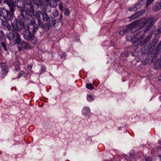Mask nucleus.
Instances as JSON below:
<instances>
[{
    "label": "nucleus",
    "mask_w": 161,
    "mask_h": 161,
    "mask_svg": "<svg viewBox=\"0 0 161 161\" xmlns=\"http://www.w3.org/2000/svg\"><path fill=\"white\" fill-rule=\"evenodd\" d=\"M34 10H33V11ZM39 13L36 11L32 14L39 24L40 27L45 31H48L51 27L55 26L56 24V19L51 15L49 16L45 11H41Z\"/></svg>",
    "instance_id": "1"
},
{
    "label": "nucleus",
    "mask_w": 161,
    "mask_h": 161,
    "mask_svg": "<svg viewBox=\"0 0 161 161\" xmlns=\"http://www.w3.org/2000/svg\"><path fill=\"white\" fill-rule=\"evenodd\" d=\"M26 8L25 15H23L21 13L19 15V21L16 19H15L13 22L11 23V25L13 28L12 30L17 32L19 31L22 30L23 23L25 21H29L30 17L33 14L34 7L31 2L26 3Z\"/></svg>",
    "instance_id": "2"
},
{
    "label": "nucleus",
    "mask_w": 161,
    "mask_h": 161,
    "mask_svg": "<svg viewBox=\"0 0 161 161\" xmlns=\"http://www.w3.org/2000/svg\"><path fill=\"white\" fill-rule=\"evenodd\" d=\"M29 2H31L32 4L33 5L32 1H29L26 3V4L25 2L22 0H16L13 3V6L11 7L14 10H15V6H16L19 9V15H20L21 13L23 15H25L24 12H25L26 13V10L27 9L26 8V3Z\"/></svg>",
    "instance_id": "3"
},
{
    "label": "nucleus",
    "mask_w": 161,
    "mask_h": 161,
    "mask_svg": "<svg viewBox=\"0 0 161 161\" xmlns=\"http://www.w3.org/2000/svg\"><path fill=\"white\" fill-rule=\"evenodd\" d=\"M6 36L10 41L14 40L16 44H19V43H20L21 39L20 36L16 31L13 30L11 31H9L7 32Z\"/></svg>",
    "instance_id": "4"
},
{
    "label": "nucleus",
    "mask_w": 161,
    "mask_h": 161,
    "mask_svg": "<svg viewBox=\"0 0 161 161\" xmlns=\"http://www.w3.org/2000/svg\"><path fill=\"white\" fill-rule=\"evenodd\" d=\"M9 11L6 10L3 8H0V16L3 17L4 19L8 20L12 19L13 17L14 9L12 8H9Z\"/></svg>",
    "instance_id": "5"
},
{
    "label": "nucleus",
    "mask_w": 161,
    "mask_h": 161,
    "mask_svg": "<svg viewBox=\"0 0 161 161\" xmlns=\"http://www.w3.org/2000/svg\"><path fill=\"white\" fill-rule=\"evenodd\" d=\"M128 39L130 40V41H131L135 43H137L136 46L137 47L140 45L141 46H142V36L140 37L138 34H136L132 37H131L130 39Z\"/></svg>",
    "instance_id": "6"
},
{
    "label": "nucleus",
    "mask_w": 161,
    "mask_h": 161,
    "mask_svg": "<svg viewBox=\"0 0 161 161\" xmlns=\"http://www.w3.org/2000/svg\"><path fill=\"white\" fill-rule=\"evenodd\" d=\"M157 20V18H154L153 17H150L147 18L146 19L140 20L141 21L140 24L143 26L146 25L147 24H151L153 25L155 23Z\"/></svg>",
    "instance_id": "7"
},
{
    "label": "nucleus",
    "mask_w": 161,
    "mask_h": 161,
    "mask_svg": "<svg viewBox=\"0 0 161 161\" xmlns=\"http://www.w3.org/2000/svg\"><path fill=\"white\" fill-rule=\"evenodd\" d=\"M34 34H32L29 31H25L22 34L24 39L28 41H31L34 39Z\"/></svg>",
    "instance_id": "8"
},
{
    "label": "nucleus",
    "mask_w": 161,
    "mask_h": 161,
    "mask_svg": "<svg viewBox=\"0 0 161 161\" xmlns=\"http://www.w3.org/2000/svg\"><path fill=\"white\" fill-rule=\"evenodd\" d=\"M1 76L2 78H4L8 72V66L6 64L3 63L1 64Z\"/></svg>",
    "instance_id": "9"
},
{
    "label": "nucleus",
    "mask_w": 161,
    "mask_h": 161,
    "mask_svg": "<svg viewBox=\"0 0 161 161\" xmlns=\"http://www.w3.org/2000/svg\"><path fill=\"white\" fill-rule=\"evenodd\" d=\"M141 21L140 20H137L132 23L128 25L127 27L129 29L130 31L133 33L135 32L136 30V27L138 26L139 24H140Z\"/></svg>",
    "instance_id": "10"
},
{
    "label": "nucleus",
    "mask_w": 161,
    "mask_h": 161,
    "mask_svg": "<svg viewBox=\"0 0 161 161\" xmlns=\"http://www.w3.org/2000/svg\"><path fill=\"white\" fill-rule=\"evenodd\" d=\"M142 51L143 53H148L150 54H153V53L154 50L153 48L151 47L150 46L146 45L143 47L142 50Z\"/></svg>",
    "instance_id": "11"
},
{
    "label": "nucleus",
    "mask_w": 161,
    "mask_h": 161,
    "mask_svg": "<svg viewBox=\"0 0 161 161\" xmlns=\"http://www.w3.org/2000/svg\"><path fill=\"white\" fill-rule=\"evenodd\" d=\"M145 10L144 9H142V10L136 12L135 14L132 15L130 18L131 20H133L137 19L139 16L142 15L145 12Z\"/></svg>",
    "instance_id": "12"
},
{
    "label": "nucleus",
    "mask_w": 161,
    "mask_h": 161,
    "mask_svg": "<svg viewBox=\"0 0 161 161\" xmlns=\"http://www.w3.org/2000/svg\"><path fill=\"white\" fill-rule=\"evenodd\" d=\"M161 9V2H158L152 7V10L154 12H157Z\"/></svg>",
    "instance_id": "13"
},
{
    "label": "nucleus",
    "mask_w": 161,
    "mask_h": 161,
    "mask_svg": "<svg viewBox=\"0 0 161 161\" xmlns=\"http://www.w3.org/2000/svg\"><path fill=\"white\" fill-rule=\"evenodd\" d=\"M90 113V110L89 108L87 107H84L82 110V114L85 117L89 116Z\"/></svg>",
    "instance_id": "14"
},
{
    "label": "nucleus",
    "mask_w": 161,
    "mask_h": 161,
    "mask_svg": "<svg viewBox=\"0 0 161 161\" xmlns=\"http://www.w3.org/2000/svg\"><path fill=\"white\" fill-rule=\"evenodd\" d=\"M141 6L142 5L139 3H138L129 8V11L130 12L136 11L138 9L140 8Z\"/></svg>",
    "instance_id": "15"
},
{
    "label": "nucleus",
    "mask_w": 161,
    "mask_h": 161,
    "mask_svg": "<svg viewBox=\"0 0 161 161\" xmlns=\"http://www.w3.org/2000/svg\"><path fill=\"white\" fill-rule=\"evenodd\" d=\"M23 48L25 49H30L31 48V46L27 42L25 41H21V39H20V43Z\"/></svg>",
    "instance_id": "16"
},
{
    "label": "nucleus",
    "mask_w": 161,
    "mask_h": 161,
    "mask_svg": "<svg viewBox=\"0 0 161 161\" xmlns=\"http://www.w3.org/2000/svg\"><path fill=\"white\" fill-rule=\"evenodd\" d=\"M153 32L152 31L150 32L149 34L147 35V37L144 40V41L142 40V45L146 43L152 37L153 35ZM143 37V36H142Z\"/></svg>",
    "instance_id": "17"
},
{
    "label": "nucleus",
    "mask_w": 161,
    "mask_h": 161,
    "mask_svg": "<svg viewBox=\"0 0 161 161\" xmlns=\"http://www.w3.org/2000/svg\"><path fill=\"white\" fill-rule=\"evenodd\" d=\"M30 26L32 27V31L33 33H35L38 30L39 27H40L39 24H37L36 23H35L33 25H31Z\"/></svg>",
    "instance_id": "18"
},
{
    "label": "nucleus",
    "mask_w": 161,
    "mask_h": 161,
    "mask_svg": "<svg viewBox=\"0 0 161 161\" xmlns=\"http://www.w3.org/2000/svg\"><path fill=\"white\" fill-rule=\"evenodd\" d=\"M60 0H52L49 3V5L53 8H55L57 5V3L59 2Z\"/></svg>",
    "instance_id": "19"
},
{
    "label": "nucleus",
    "mask_w": 161,
    "mask_h": 161,
    "mask_svg": "<svg viewBox=\"0 0 161 161\" xmlns=\"http://www.w3.org/2000/svg\"><path fill=\"white\" fill-rule=\"evenodd\" d=\"M0 44L1 46L3 48L5 51H7L8 50V49L7 47L6 39H5L3 41H0Z\"/></svg>",
    "instance_id": "20"
},
{
    "label": "nucleus",
    "mask_w": 161,
    "mask_h": 161,
    "mask_svg": "<svg viewBox=\"0 0 161 161\" xmlns=\"http://www.w3.org/2000/svg\"><path fill=\"white\" fill-rule=\"evenodd\" d=\"M20 62L19 61L17 60L16 61L15 64V69L14 70L16 71H18L20 69L19 67Z\"/></svg>",
    "instance_id": "21"
},
{
    "label": "nucleus",
    "mask_w": 161,
    "mask_h": 161,
    "mask_svg": "<svg viewBox=\"0 0 161 161\" xmlns=\"http://www.w3.org/2000/svg\"><path fill=\"white\" fill-rule=\"evenodd\" d=\"M130 31V30L127 26L126 28L124 30L119 31V34L120 35L122 36L124 35L125 34L127 33Z\"/></svg>",
    "instance_id": "22"
},
{
    "label": "nucleus",
    "mask_w": 161,
    "mask_h": 161,
    "mask_svg": "<svg viewBox=\"0 0 161 161\" xmlns=\"http://www.w3.org/2000/svg\"><path fill=\"white\" fill-rule=\"evenodd\" d=\"M33 3L38 7L41 6L42 4V0H33Z\"/></svg>",
    "instance_id": "23"
},
{
    "label": "nucleus",
    "mask_w": 161,
    "mask_h": 161,
    "mask_svg": "<svg viewBox=\"0 0 161 161\" xmlns=\"http://www.w3.org/2000/svg\"><path fill=\"white\" fill-rule=\"evenodd\" d=\"M13 0H4V2L8 6L9 8H11L13 6V3L14 2Z\"/></svg>",
    "instance_id": "24"
},
{
    "label": "nucleus",
    "mask_w": 161,
    "mask_h": 161,
    "mask_svg": "<svg viewBox=\"0 0 161 161\" xmlns=\"http://www.w3.org/2000/svg\"><path fill=\"white\" fill-rule=\"evenodd\" d=\"M87 99L89 102L94 100L95 99L94 96L92 95H87Z\"/></svg>",
    "instance_id": "25"
},
{
    "label": "nucleus",
    "mask_w": 161,
    "mask_h": 161,
    "mask_svg": "<svg viewBox=\"0 0 161 161\" xmlns=\"http://www.w3.org/2000/svg\"><path fill=\"white\" fill-rule=\"evenodd\" d=\"M153 25V24H148V25L147 26V27L143 31L144 33L147 32L150 29L151 27H152Z\"/></svg>",
    "instance_id": "26"
},
{
    "label": "nucleus",
    "mask_w": 161,
    "mask_h": 161,
    "mask_svg": "<svg viewBox=\"0 0 161 161\" xmlns=\"http://www.w3.org/2000/svg\"><path fill=\"white\" fill-rule=\"evenodd\" d=\"M59 12L57 9H55L53 13V17L54 18H56L59 15Z\"/></svg>",
    "instance_id": "27"
},
{
    "label": "nucleus",
    "mask_w": 161,
    "mask_h": 161,
    "mask_svg": "<svg viewBox=\"0 0 161 161\" xmlns=\"http://www.w3.org/2000/svg\"><path fill=\"white\" fill-rule=\"evenodd\" d=\"M86 87L90 90H93L94 87L93 85L91 83L87 84L86 85Z\"/></svg>",
    "instance_id": "28"
},
{
    "label": "nucleus",
    "mask_w": 161,
    "mask_h": 161,
    "mask_svg": "<svg viewBox=\"0 0 161 161\" xmlns=\"http://www.w3.org/2000/svg\"><path fill=\"white\" fill-rule=\"evenodd\" d=\"M154 1V0H147L146 4V8H147V7L151 5Z\"/></svg>",
    "instance_id": "29"
},
{
    "label": "nucleus",
    "mask_w": 161,
    "mask_h": 161,
    "mask_svg": "<svg viewBox=\"0 0 161 161\" xmlns=\"http://www.w3.org/2000/svg\"><path fill=\"white\" fill-rule=\"evenodd\" d=\"M36 21L34 18H32L30 19V21L28 23V24L29 26H31V25H33L35 23H36Z\"/></svg>",
    "instance_id": "30"
},
{
    "label": "nucleus",
    "mask_w": 161,
    "mask_h": 161,
    "mask_svg": "<svg viewBox=\"0 0 161 161\" xmlns=\"http://www.w3.org/2000/svg\"><path fill=\"white\" fill-rule=\"evenodd\" d=\"M8 23V22L6 20V19H4L2 20V25L3 28L5 26H6V25Z\"/></svg>",
    "instance_id": "31"
},
{
    "label": "nucleus",
    "mask_w": 161,
    "mask_h": 161,
    "mask_svg": "<svg viewBox=\"0 0 161 161\" xmlns=\"http://www.w3.org/2000/svg\"><path fill=\"white\" fill-rule=\"evenodd\" d=\"M4 29L9 31L11 29V26L8 23L6 25V26L4 28Z\"/></svg>",
    "instance_id": "32"
},
{
    "label": "nucleus",
    "mask_w": 161,
    "mask_h": 161,
    "mask_svg": "<svg viewBox=\"0 0 161 161\" xmlns=\"http://www.w3.org/2000/svg\"><path fill=\"white\" fill-rule=\"evenodd\" d=\"M70 11L68 9L66 8L64 10V15L65 16H68L70 14Z\"/></svg>",
    "instance_id": "33"
},
{
    "label": "nucleus",
    "mask_w": 161,
    "mask_h": 161,
    "mask_svg": "<svg viewBox=\"0 0 161 161\" xmlns=\"http://www.w3.org/2000/svg\"><path fill=\"white\" fill-rule=\"evenodd\" d=\"M24 22L23 23V28L25 30L27 31L29 30L30 29V28L29 27V25L28 24V25H24Z\"/></svg>",
    "instance_id": "34"
},
{
    "label": "nucleus",
    "mask_w": 161,
    "mask_h": 161,
    "mask_svg": "<svg viewBox=\"0 0 161 161\" xmlns=\"http://www.w3.org/2000/svg\"><path fill=\"white\" fill-rule=\"evenodd\" d=\"M161 48V42H159L158 44L157 47L156 48V51L157 52L159 51Z\"/></svg>",
    "instance_id": "35"
},
{
    "label": "nucleus",
    "mask_w": 161,
    "mask_h": 161,
    "mask_svg": "<svg viewBox=\"0 0 161 161\" xmlns=\"http://www.w3.org/2000/svg\"><path fill=\"white\" fill-rule=\"evenodd\" d=\"M24 72L23 71H20L19 73H18V78H20L22 76V75L23 74Z\"/></svg>",
    "instance_id": "36"
},
{
    "label": "nucleus",
    "mask_w": 161,
    "mask_h": 161,
    "mask_svg": "<svg viewBox=\"0 0 161 161\" xmlns=\"http://www.w3.org/2000/svg\"><path fill=\"white\" fill-rule=\"evenodd\" d=\"M131 37H132L131 36V35L130 34H128L126 36V39L128 41H130V40H129V39H130V38H131Z\"/></svg>",
    "instance_id": "37"
},
{
    "label": "nucleus",
    "mask_w": 161,
    "mask_h": 161,
    "mask_svg": "<svg viewBox=\"0 0 161 161\" xmlns=\"http://www.w3.org/2000/svg\"><path fill=\"white\" fill-rule=\"evenodd\" d=\"M59 7L60 10L61 11H63V6L62 3H60L59 4Z\"/></svg>",
    "instance_id": "38"
},
{
    "label": "nucleus",
    "mask_w": 161,
    "mask_h": 161,
    "mask_svg": "<svg viewBox=\"0 0 161 161\" xmlns=\"http://www.w3.org/2000/svg\"><path fill=\"white\" fill-rule=\"evenodd\" d=\"M63 18V14H61L58 18V20L59 21H60L62 20Z\"/></svg>",
    "instance_id": "39"
},
{
    "label": "nucleus",
    "mask_w": 161,
    "mask_h": 161,
    "mask_svg": "<svg viewBox=\"0 0 161 161\" xmlns=\"http://www.w3.org/2000/svg\"><path fill=\"white\" fill-rule=\"evenodd\" d=\"M158 25L159 27L161 28V20L158 22Z\"/></svg>",
    "instance_id": "40"
},
{
    "label": "nucleus",
    "mask_w": 161,
    "mask_h": 161,
    "mask_svg": "<svg viewBox=\"0 0 161 161\" xmlns=\"http://www.w3.org/2000/svg\"><path fill=\"white\" fill-rule=\"evenodd\" d=\"M45 2L47 3L48 4H49V3L50 1V0H43Z\"/></svg>",
    "instance_id": "41"
},
{
    "label": "nucleus",
    "mask_w": 161,
    "mask_h": 161,
    "mask_svg": "<svg viewBox=\"0 0 161 161\" xmlns=\"http://www.w3.org/2000/svg\"><path fill=\"white\" fill-rule=\"evenodd\" d=\"M28 69H29L30 70H31V66H28Z\"/></svg>",
    "instance_id": "42"
},
{
    "label": "nucleus",
    "mask_w": 161,
    "mask_h": 161,
    "mask_svg": "<svg viewBox=\"0 0 161 161\" xmlns=\"http://www.w3.org/2000/svg\"><path fill=\"white\" fill-rule=\"evenodd\" d=\"M158 33H161V29H159L158 30Z\"/></svg>",
    "instance_id": "43"
},
{
    "label": "nucleus",
    "mask_w": 161,
    "mask_h": 161,
    "mask_svg": "<svg viewBox=\"0 0 161 161\" xmlns=\"http://www.w3.org/2000/svg\"><path fill=\"white\" fill-rule=\"evenodd\" d=\"M158 157H160V161H161V155H159Z\"/></svg>",
    "instance_id": "44"
},
{
    "label": "nucleus",
    "mask_w": 161,
    "mask_h": 161,
    "mask_svg": "<svg viewBox=\"0 0 161 161\" xmlns=\"http://www.w3.org/2000/svg\"><path fill=\"white\" fill-rule=\"evenodd\" d=\"M159 99L161 101V96L159 97Z\"/></svg>",
    "instance_id": "45"
},
{
    "label": "nucleus",
    "mask_w": 161,
    "mask_h": 161,
    "mask_svg": "<svg viewBox=\"0 0 161 161\" xmlns=\"http://www.w3.org/2000/svg\"><path fill=\"white\" fill-rule=\"evenodd\" d=\"M2 0H0V4L2 3Z\"/></svg>",
    "instance_id": "46"
},
{
    "label": "nucleus",
    "mask_w": 161,
    "mask_h": 161,
    "mask_svg": "<svg viewBox=\"0 0 161 161\" xmlns=\"http://www.w3.org/2000/svg\"><path fill=\"white\" fill-rule=\"evenodd\" d=\"M159 143L160 144L161 143V141H159Z\"/></svg>",
    "instance_id": "47"
},
{
    "label": "nucleus",
    "mask_w": 161,
    "mask_h": 161,
    "mask_svg": "<svg viewBox=\"0 0 161 161\" xmlns=\"http://www.w3.org/2000/svg\"><path fill=\"white\" fill-rule=\"evenodd\" d=\"M62 58H63V56H61Z\"/></svg>",
    "instance_id": "48"
},
{
    "label": "nucleus",
    "mask_w": 161,
    "mask_h": 161,
    "mask_svg": "<svg viewBox=\"0 0 161 161\" xmlns=\"http://www.w3.org/2000/svg\"><path fill=\"white\" fill-rule=\"evenodd\" d=\"M63 56H64V57H65V55H64H64H63Z\"/></svg>",
    "instance_id": "49"
},
{
    "label": "nucleus",
    "mask_w": 161,
    "mask_h": 161,
    "mask_svg": "<svg viewBox=\"0 0 161 161\" xmlns=\"http://www.w3.org/2000/svg\"><path fill=\"white\" fill-rule=\"evenodd\" d=\"M18 49H19V47L18 48Z\"/></svg>",
    "instance_id": "50"
}]
</instances>
